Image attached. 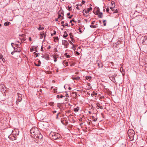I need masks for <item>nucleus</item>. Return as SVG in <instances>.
Instances as JSON below:
<instances>
[{"mask_svg": "<svg viewBox=\"0 0 147 147\" xmlns=\"http://www.w3.org/2000/svg\"><path fill=\"white\" fill-rule=\"evenodd\" d=\"M30 136L32 137L36 138L41 139L42 138V136L36 127H33L30 131Z\"/></svg>", "mask_w": 147, "mask_h": 147, "instance_id": "1", "label": "nucleus"}, {"mask_svg": "<svg viewBox=\"0 0 147 147\" xmlns=\"http://www.w3.org/2000/svg\"><path fill=\"white\" fill-rule=\"evenodd\" d=\"M127 133L130 139L133 140L135 134V132L132 129H129L128 130Z\"/></svg>", "mask_w": 147, "mask_h": 147, "instance_id": "2", "label": "nucleus"}, {"mask_svg": "<svg viewBox=\"0 0 147 147\" xmlns=\"http://www.w3.org/2000/svg\"><path fill=\"white\" fill-rule=\"evenodd\" d=\"M53 138L54 140L59 139L60 138V135L57 133H54L52 134Z\"/></svg>", "mask_w": 147, "mask_h": 147, "instance_id": "3", "label": "nucleus"}, {"mask_svg": "<svg viewBox=\"0 0 147 147\" xmlns=\"http://www.w3.org/2000/svg\"><path fill=\"white\" fill-rule=\"evenodd\" d=\"M92 8L91 7H90L88 9L87 11L86 9H84L83 10V14L85 16H87V15H86V16L85 15L84 12H85L86 13H87L89 12L90 11H91L92 10Z\"/></svg>", "mask_w": 147, "mask_h": 147, "instance_id": "4", "label": "nucleus"}, {"mask_svg": "<svg viewBox=\"0 0 147 147\" xmlns=\"http://www.w3.org/2000/svg\"><path fill=\"white\" fill-rule=\"evenodd\" d=\"M14 45H15V46L17 47H20L21 43L18 41H16L14 42Z\"/></svg>", "mask_w": 147, "mask_h": 147, "instance_id": "5", "label": "nucleus"}, {"mask_svg": "<svg viewBox=\"0 0 147 147\" xmlns=\"http://www.w3.org/2000/svg\"><path fill=\"white\" fill-rule=\"evenodd\" d=\"M62 44L64 45L65 47L66 48H67V47L69 45V44L67 41L66 40H63L62 42Z\"/></svg>", "mask_w": 147, "mask_h": 147, "instance_id": "6", "label": "nucleus"}, {"mask_svg": "<svg viewBox=\"0 0 147 147\" xmlns=\"http://www.w3.org/2000/svg\"><path fill=\"white\" fill-rule=\"evenodd\" d=\"M9 138L12 140H15L16 139V137L13 135H10L9 137Z\"/></svg>", "mask_w": 147, "mask_h": 147, "instance_id": "7", "label": "nucleus"}, {"mask_svg": "<svg viewBox=\"0 0 147 147\" xmlns=\"http://www.w3.org/2000/svg\"><path fill=\"white\" fill-rule=\"evenodd\" d=\"M14 52H20L21 51V49L20 47H14Z\"/></svg>", "mask_w": 147, "mask_h": 147, "instance_id": "8", "label": "nucleus"}, {"mask_svg": "<svg viewBox=\"0 0 147 147\" xmlns=\"http://www.w3.org/2000/svg\"><path fill=\"white\" fill-rule=\"evenodd\" d=\"M24 35L23 34H22V36H21L20 38V40H21V42H22L26 40V39L24 38Z\"/></svg>", "mask_w": 147, "mask_h": 147, "instance_id": "9", "label": "nucleus"}, {"mask_svg": "<svg viewBox=\"0 0 147 147\" xmlns=\"http://www.w3.org/2000/svg\"><path fill=\"white\" fill-rule=\"evenodd\" d=\"M18 99L17 100L19 102H20L22 100V98L21 97L22 96V94H21L18 93Z\"/></svg>", "mask_w": 147, "mask_h": 147, "instance_id": "10", "label": "nucleus"}, {"mask_svg": "<svg viewBox=\"0 0 147 147\" xmlns=\"http://www.w3.org/2000/svg\"><path fill=\"white\" fill-rule=\"evenodd\" d=\"M46 36V35H45V34H44V32H42L40 33V38H41V39L42 38L43 36H44V38H45V37Z\"/></svg>", "mask_w": 147, "mask_h": 147, "instance_id": "11", "label": "nucleus"}, {"mask_svg": "<svg viewBox=\"0 0 147 147\" xmlns=\"http://www.w3.org/2000/svg\"><path fill=\"white\" fill-rule=\"evenodd\" d=\"M96 105V107H97V109H98L100 108L101 109H103L102 107V106H100V104L99 103H98V102L97 103Z\"/></svg>", "mask_w": 147, "mask_h": 147, "instance_id": "12", "label": "nucleus"}, {"mask_svg": "<svg viewBox=\"0 0 147 147\" xmlns=\"http://www.w3.org/2000/svg\"><path fill=\"white\" fill-rule=\"evenodd\" d=\"M110 79L114 83L116 82L115 80V78L114 76H112L110 77Z\"/></svg>", "mask_w": 147, "mask_h": 147, "instance_id": "13", "label": "nucleus"}, {"mask_svg": "<svg viewBox=\"0 0 147 147\" xmlns=\"http://www.w3.org/2000/svg\"><path fill=\"white\" fill-rule=\"evenodd\" d=\"M64 13V12L62 10H59L58 12V14H60L61 15H63V16Z\"/></svg>", "mask_w": 147, "mask_h": 147, "instance_id": "14", "label": "nucleus"}, {"mask_svg": "<svg viewBox=\"0 0 147 147\" xmlns=\"http://www.w3.org/2000/svg\"><path fill=\"white\" fill-rule=\"evenodd\" d=\"M44 29V28L41 25H39V27L38 28V30H43Z\"/></svg>", "mask_w": 147, "mask_h": 147, "instance_id": "15", "label": "nucleus"}, {"mask_svg": "<svg viewBox=\"0 0 147 147\" xmlns=\"http://www.w3.org/2000/svg\"><path fill=\"white\" fill-rule=\"evenodd\" d=\"M11 24V23L10 22H5L4 23V26H8L9 24Z\"/></svg>", "mask_w": 147, "mask_h": 147, "instance_id": "16", "label": "nucleus"}, {"mask_svg": "<svg viewBox=\"0 0 147 147\" xmlns=\"http://www.w3.org/2000/svg\"><path fill=\"white\" fill-rule=\"evenodd\" d=\"M80 78L79 77H73L72 78V79L73 80H78L80 79Z\"/></svg>", "mask_w": 147, "mask_h": 147, "instance_id": "17", "label": "nucleus"}, {"mask_svg": "<svg viewBox=\"0 0 147 147\" xmlns=\"http://www.w3.org/2000/svg\"><path fill=\"white\" fill-rule=\"evenodd\" d=\"M79 107H77L76 108L74 109V110L75 112H77L79 110Z\"/></svg>", "mask_w": 147, "mask_h": 147, "instance_id": "18", "label": "nucleus"}, {"mask_svg": "<svg viewBox=\"0 0 147 147\" xmlns=\"http://www.w3.org/2000/svg\"><path fill=\"white\" fill-rule=\"evenodd\" d=\"M86 78L87 80H90L92 79V77L90 76H86Z\"/></svg>", "mask_w": 147, "mask_h": 147, "instance_id": "19", "label": "nucleus"}, {"mask_svg": "<svg viewBox=\"0 0 147 147\" xmlns=\"http://www.w3.org/2000/svg\"><path fill=\"white\" fill-rule=\"evenodd\" d=\"M34 48H36L34 46H32L30 49V51L31 52H32L34 50Z\"/></svg>", "mask_w": 147, "mask_h": 147, "instance_id": "20", "label": "nucleus"}, {"mask_svg": "<svg viewBox=\"0 0 147 147\" xmlns=\"http://www.w3.org/2000/svg\"><path fill=\"white\" fill-rule=\"evenodd\" d=\"M98 17L100 18H102V12H100L99 15Z\"/></svg>", "mask_w": 147, "mask_h": 147, "instance_id": "21", "label": "nucleus"}, {"mask_svg": "<svg viewBox=\"0 0 147 147\" xmlns=\"http://www.w3.org/2000/svg\"><path fill=\"white\" fill-rule=\"evenodd\" d=\"M64 97V96H63L62 95H61L60 96H59V95H57V98H62L63 97Z\"/></svg>", "mask_w": 147, "mask_h": 147, "instance_id": "22", "label": "nucleus"}, {"mask_svg": "<svg viewBox=\"0 0 147 147\" xmlns=\"http://www.w3.org/2000/svg\"><path fill=\"white\" fill-rule=\"evenodd\" d=\"M64 63V65H65L66 66H68V62L67 61H65L64 62H63Z\"/></svg>", "mask_w": 147, "mask_h": 147, "instance_id": "23", "label": "nucleus"}, {"mask_svg": "<svg viewBox=\"0 0 147 147\" xmlns=\"http://www.w3.org/2000/svg\"><path fill=\"white\" fill-rule=\"evenodd\" d=\"M111 4L112 5V7H115V4L114 2V1H112L111 2Z\"/></svg>", "mask_w": 147, "mask_h": 147, "instance_id": "24", "label": "nucleus"}, {"mask_svg": "<svg viewBox=\"0 0 147 147\" xmlns=\"http://www.w3.org/2000/svg\"><path fill=\"white\" fill-rule=\"evenodd\" d=\"M110 7V9L112 11H113L114 12L115 11V9H114V7Z\"/></svg>", "mask_w": 147, "mask_h": 147, "instance_id": "25", "label": "nucleus"}, {"mask_svg": "<svg viewBox=\"0 0 147 147\" xmlns=\"http://www.w3.org/2000/svg\"><path fill=\"white\" fill-rule=\"evenodd\" d=\"M62 26H63V27H64L65 26H68V24L67 23H66L65 24H63L62 25Z\"/></svg>", "mask_w": 147, "mask_h": 147, "instance_id": "26", "label": "nucleus"}, {"mask_svg": "<svg viewBox=\"0 0 147 147\" xmlns=\"http://www.w3.org/2000/svg\"><path fill=\"white\" fill-rule=\"evenodd\" d=\"M69 35L70 36V37L71 38H73V36L72 35V34L71 33H70L69 34Z\"/></svg>", "mask_w": 147, "mask_h": 147, "instance_id": "27", "label": "nucleus"}, {"mask_svg": "<svg viewBox=\"0 0 147 147\" xmlns=\"http://www.w3.org/2000/svg\"><path fill=\"white\" fill-rule=\"evenodd\" d=\"M90 27L91 28H96V27L94 25H90Z\"/></svg>", "mask_w": 147, "mask_h": 147, "instance_id": "28", "label": "nucleus"}, {"mask_svg": "<svg viewBox=\"0 0 147 147\" xmlns=\"http://www.w3.org/2000/svg\"><path fill=\"white\" fill-rule=\"evenodd\" d=\"M105 21H106V20H103V22L104 23V26H105L106 25V24L105 23Z\"/></svg>", "mask_w": 147, "mask_h": 147, "instance_id": "29", "label": "nucleus"}, {"mask_svg": "<svg viewBox=\"0 0 147 147\" xmlns=\"http://www.w3.org/2000/svg\"><path fill=\"white\" fill-rule=\"evenodd\" d=\"M125 144H122L120 145V147H125Z\"/></svg>", "mask_w": 147, "mask_h": 147, "instance_id": "30", "label": "nucleus"}, {"mask_svg": "<svg viewBox=\"0 0 147 147\" xmlns=\"http://www.w3.org/2000/svg\"><path fill=\"white\" fill-rule=\"evenodd\" d=\"M118 13V11L117 9H115V10L114 12H113L114 13Z\"/></svg>", "mask_w": 147, "mask_h": 147, "instance_id": "31", "label": "nucleus"}, {"mask_svg": "<svg viewBox=\"0 0 147 147\" xmlns=\"http://www.w3.org/2000/svg\"><path fill=\"white\" fill-rule=\"evenodd\" d=\"M54 102H50L49 103V105L51 106H53V105Z\"/></svg>", "mask_w": 147, "mask_h": 147, "instance_id": "32", "label": "nucleus"}, {"mask_svg": "<svg viewBox=\"0 0 147 147\" xmlns=\"http://www.w3.org/2000/svg\"><path fill=\"white\" fill-rule=\"evenodd\" d=\"M3 58V56L2 55L0 54V59H1Z\"/></svg>", "mask_w": 147, "mask_h": 147, "instance_id": "33", "label": "nucleus"}, {"mask_svg": "<svg viewBox=\"0 0 147 147\" xmlns=\"http://www.w3.org/2000/svg\"><path fill=\"white\" fill-rule=\"evenodd\" d=\"M61 15L60 14H58V19H60V18L61 17Z\"/></svg>", "mask_w": 147, "mask_h": 147, "instance_id": "34", "label": "nucleus"}, {"mask_svg": "<svg viewBox=\"0 0 147 147\" xmlns=\"http://www.w3.org/2000/svg\"><path fill=\"white\" fill-rule=\"evenodd\" d=\"M11 45L12 46V47H13V48L14 49V48L15 47L14 46L15 45H14V43H12L11 44Z\"/></svg>", "mask_w": 147, "mask_h": 147, "instance_id": "35", "label": "nucleus"}, {"mask_svg": "<svg viewBox=\"0 0 147 147\" xmlns=\"http://www.w3.org/2000/svg\"><path fill=\"white\" fill-rule=\"evenodd\" d=\"M68 35V34H66V35L64 34L63 35V37L64 38H65L67 37V36Z\"/></svg>", "mask_w": 147, "mask_h": 147, "instance_id": "36", "label": "nucleus"}, {"mask_svg": "<svg viewBox=\"0 0 147 147\" xmlns=\"http://www.w3.org/2000/svg\"><path fill=\"white\" fill-rule=\"evenodd\" d=\"M54 31V33H53V34H51V35L52 36H53L54 35H55L56 34V31Z\"/></svg>", "mask_w": 147, "mask_h": 147, "instance_id": "37", "label": "nucleus"}, {"mask_svg": "<svg viewBox=\"0 0 147 147\" xmlns=\"http://www.w3.org/2000/svg\"><path fill=\"white\" fill-rule=\"evenodd\" d=\"M109 9L108 8H107V9H106V11L107 12H109Z\"/></svg>", "mask_w": 147, "mask_h": 147, "instance_id": "38", "label": "nucleus"}, {"mask_svg": "<svg viewBox=\"0 0 147 147\" xmlns=\"http://www.w3.org/2000/svg\"><path fill=\"white\" fill-rule=\"evenodd\" d=\"M2 59V61L4 62H4L5 61V59H4V58H3V59Z\"/></svg>", "mask_w": 147, "mask_h": 147, "instance_id": "39", "label": "nucleus"}, {"mask_svg": "<svg viewBox=\"0 0 147 147\" xmlns=\"http://www.w3.org/2000/svg\"><path fill=\"white\" fill-rule=\"evenodd\" d=\"M66 57L67 58H69L70 57V56L69 55H67Z\"/></svg>", "mask_w": 147, "mask_h": 147, "instance_id": "40", "label": "nucleus"}, {"mask_svg": "<svg viewBox=\"0 0 147 147\" xmlns=\"http://www.w3.org/2000/svg\"><path fill=\"white\" fill-rule=\"evenodd\" d=\"M59 113H58L57 114V116H56V117L57 119H58L59 114Z\"/></svg>", "mask_w": 147, "mask_h": 147, "instance_id": "41", "label": "nucleus"}, {"mask_svg": "<svg viewBox=\"0 0 147 147\" xmlns=\"http://www.w3.org/2000/svg\"><path fill=\"white\" fill-rule=\"evenodd\" d=\"M76 6H77V7H76V9H78V10H79L80 9L79 8V7H78V5H76Z\"/></svg>", "mask_w": 147, "mask_h": 147, "instance_id": "42", "label": "nucleus"}, {"mask_svg": "<svg viewBox=\"0 0 147 147\" xmlns=\"http://www.w3.org/2000/svg\"><path fill=\"white\" fill-rule=\"evenodd\" d=\"M120 70L122 72L123 71V68L122 67H121L120 68Z\"/></svg>", "mask_w": 147, "mask_h": 147, "instance_id": "43", "label": "nucleus"}, {"mask_svg": "<svg viewBox=\"0 0 147 147\" xmlns=\"http://www.w3.org/2000/svg\"><path fill=\"white\" fill-rule=\"evenodd\" d=\"M68 9L69 11H70L71 10V7H69V6H68Z\"/></svg>", "mask_w": 147, "mask_h": 147, "instance_id": "44", "label": "nucleus"}, {"mask_svg": "<svg viewBox=\"0 0 147 147\" xmlns=\"http://www.w3.org/2000/svg\"><path fill=\"white\" fill-rule=\"evenodd\" d=\"M91 122V121H90L88 122V125H90Z\"/></svg>", "mask_w": 147, "mask_h": 147, "instance_id": "45", "label": "nucleus"}, {"mask_svg": "<svg viewBox=\"0 0 147 147\" xmlns=\"http://www.w3.org/2000/svg\"><path fill=\"white\" fill-rule=\"evenodd\" d=\"M39 55V53H36V57L38 56Z\"/></svg>", "mask_w": 147, "mask_h": 147, "instance_id": "46", "label": "nucleus"}, {"mask_svg": "<svg viewBox=\"0 0 147 147\" xmlns=\"http://www.w3.org/2000/svg\"><path fill=\"white\" fill-rule=\"evenodd\" d=\"M29 40L30 41H32L31 38V37H30L29 38Z\"/></svg>", "mask_w": 147, "mask_h": 147, "instance_id": "47", "label": "nucleus"}, {"mask_svg": "<svg viewBox=\"0 0 147 147\" xmlns=\"http://www.w3.org/2000/svg\"><path fill=\"white\" fill-rule=\"evenodd\" d=\"M74 20H70V23H72V22H74Z\"/></svg>", "mask_w": 147, "mask_h": 147, "instance_id": "48", "label": "nucleus"}, {"mask_svg": "<svg viewBox=\"0 0 147 147\" xmlns=\"http://www.w3.org/2000/svg\"><path fill=\"white\" fill-rule=\"evenodd\" d=\"M82 4H84L85 3V1H82Z\"/></svg>", "mask_w": 147, "mask_h": 147, "instance_id": "49", "label": "nucleus"}, {"mask_svg": "<svg viewBox=\"0 0 147 147\" xmlns=\"http://www.w3.org/2000/svg\"><path fill=\"white\" fill-rule=\"evenodd\" d=\"M64 23V21H62L61 22V24H63Z\"/></svg>", "mask_w": 147, "mask_h": 147, "instance_id": "50", "label": "nucleus"}, {"mask_svg": "<svg viewBox=\"0 0 147 147\" xmlns=\"http://www.w3.org/2000/svg\"><path fill=\"white\" fill-rule=\"evenodd\" d=\"M56 112H57V111H53V113H54V114L55 113H56Z\"/></svg>", "mask_w": 147, "mask_h": 147, "instance_id": "51", "label": "nucleus"}, {"mask_svg": "<svg viewBox=\"0 0 147 147\" xmlns=\"http://www.w3.org/2000/svg\"><path fill=\"white\" fill-rule=\"evenodd\" d=\"M54 61L55 62H56L57 61V59L56 58L54 59Z\"/></svg>", "mask_w": 147, "mask_h": 147, "instance_id": "52", "label": "nucleus"}, {"mask_svg": "<svg viewBox=\"0 0 147 147\" xmlns=\"http://www.w3.org/2000/svg\"><path fill=\"white\" fill-rule=\"evenodd\" d=\"M72 16H73V15H72L71 16L69 17H68V18H69V19H71V17H72Z\"/></svg>", "mask_w": 147, "mask_h": 147, "instance_id": "53", "label": "nucleus"}, {"mask_svg": "<svg viewBox=\"0 0 147 147\" xmlns=\"http://www.w3.org/2000/svg\"><path fill=\"white\" fill-rule=\"evenodd\" d=\"M94 22H94V21H93V22H92L91 24H94Z\"/></svg>", "mask_w": 147, "mask_h": 147, "instance_id": "54", "label": "nucleus"}, {"mask_svg": "<svg viewBox=\"0 0 147 147\" xmlns=\"http://www.w3.org/2000/svg\"><path fill=\"white\" fill-rule=\"evenodd\" d=\"M76 54L78 55H80V53L78 52H76Z\"/></svg>", "mask_w": 147, "mask_h": 147, "instance_id": "55", "label": "nucleus"}, {"mask_svg": "<svg viewBox=\"0 0 147 147\" xmlns=\"http://www.w3.org/2000/svg\"><path fill=\"white\" fill-rule=\"evenodd\" d=\"M14 52H14V51H13L11 53V54L12 55H13V53H14Z\"/></svg>", "mask_w": 147, "mask_h": 147, "instance_id": "56", "label": "nucleus"}, {"mask_svg": "<svg viewBox=\"0 0 147 147\" xmlns=\"http://www.w3.org/2000/svg\"><path fill=\"white\" fill-rule=\"evenodd\" d=\"M65 96L67 97H69L68 96V94H66Z\"/></svg>", "mask_w": 147, "mask_h": 147, "instance_id": "57", "label": "nucleus"}, {"mask_svg": "<svg viewBox=\"0 0 147 147\" xmlns=\"http://www.w3.org/2000/svg\"><path fill=\"white\" fill-rule=\"evenodd\" d=\"M50 48H51V47H50V46H49V47H48V48H47V49H50Z\"/></svg>", "mask_w": 147, "mask_h": 147, "instance_id": "58", "label": "nucleus"}, {"mask_svg": "<svg viewBox=\"0 0 147 147\" xmlns=\"http://www.w3.org/2000/svg\"><path fill=\"white\" fill-rule=\"evenodd\" d=\"M67 15L68 16H69L70 15V13H68Z\"/></svg>", "mask_w": 147, "mask_h": 147, "instance_id": "59", "label": "nucleus"}, {"mask_svg": "<svg viewBox=\"0 0 147 147\" xmlns=\"http://www.w3.org/2000/svg\"><path fill=\"white\" fill-rule=\"evenodd\" d=\"M61 18L62 19H64V17H63V16H61Z\"/></svg>", "mask_w": 147, "mask_h": 147, "instance_id": "60", "label": "nucleus"}, {"mask_svg": "<svg viewBox=\"0 0 147 147\" xmlns=\"http://www.w3.org/2000/svg\"><path fill=\"white\" fill-rule=\"evenodd\" d=\"M69 90H71V87H69Z\"/></svg>", "mask_w": 147, "mask_h": 147, "instance_id": "61", "label": "nucleus"}, {"mask_svg": "<svg viewBox=\"0 0 147 147\" xmlns=\"http://www.w3.org/2000/svg\"><path fill=\"white\" fill-rule=\"evenodd\" d=\"M70 43L71 45H73V43H72L71 42V41H70Z\"/></svg>", "mask_w": 147, "mask_h": 147, "instance_id": "62", "label": "nucleus"}, {"mask_svg": "<svg viewBox=\"0 0 147 147\" xmlns=\"http://www.w3.org/2000/svg\"><path fill=\"white\" fill-rule=\"evenodd\" d=\"M58 18H57V19H55V21H58Z\"/></svg>", "mask_w": 147, "mask_h": 147, "instance_id": "63", "label": "nucleus"}, {"mask_svg": "<svg viewBox=\"0 0 147 147\" xmlns=\"http://www.w3.org/2000/svg\"><path fill=\"white\" fill-rule=\"evenodd\" d=\"M74 64H73L70 65L71 66H74Z\"/></svg>", "mask_w": 147, "mask_h": 147, "instance_id": "64", "label": "nucleus"}]
</instances>
